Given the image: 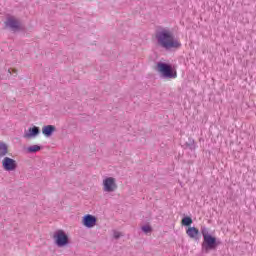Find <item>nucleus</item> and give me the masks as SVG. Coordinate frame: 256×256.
<instances>
[{"instance_id":"1","label":"nucleus","mask_w":256,"mask_h":256,"mask_svg":"<svg viewBox=\"0 0 256 256\" xmlns=\"http://www.w3.org/2000/svg\"><path fill=\"white\" fill-rule=\"evenodd\" d=\"M155 38L157 45L166 51L171 49H179L181 47V42L175 38V34L169 28H160L156 31Z\"/></svg>"},{"instance_id":"2","label":"nucleus","mask_w":256,"mask_h":256,"mask_svg":"<svg viewBox=\"0 0 256 256\" xmlns=\"http://www.w3.org/2000/svg\"><path fill=\"white\" fill-rule=\"evenodd\" d=\"M157 67L163 79H175L177 77V72H173V67H171V65L159 62Z\"/></svg>"},{"instance_id":"3","label":"nucleus","mask_w":256,"mask_h":256,"mask_svg":"<svg viewBox=\"0 0 256 256\" xmlns=\"http://www.w3.org/2000/svg\"><path fill=\"white\" fill-rule=\"evenodd\" d=\"M219 247V242H217V238L214 236H208L203 238L202 242V252L209 253V251H215Z\"/></svg>"},{"instance_id":"4","label":"nucleus","mask_w":256,"mask_h":256,"mask_svg":"<svg viewBox=\"0 0 256 256\" xmlns=\"http://www.w3.org/2000/svg\"><path fill=\"white\" fill-rule=\"evenodd\" d=\"M54 239L57 247H65L66 245H69V236H67L63 230H57L54 233Z\"/></svg>"},{"instance_id":"5","label":"nucleus","mask_w":256,"mask_h":256,"mask_svg":"<svg viewBox=\"0 0 256 256\" xmlns=\"http://www.w3.org/2000/svg\"><path fill=\"white\" fill-rule=\"evenodd\" d=\"M117 190V183L115 182V178L107 177L103 180V191L105 193H113V191Z\"/></svg>"},{"instance_id":"6","label":"nucleus","mask_w":256,"mask_h":256,"mask_svg":"<svg viewBox=\"0 0 256 256\" xmlns=\"http://www.w3.org/2000/svg\"><path fill=\"white\" fill-rule=\"evenodd\" d=\"M2 167L4 171H15L17 169V161L10 157H4L2 160Z\"/></svg>"},{"instance_id":"7","label":"nucleus","mask_w":256,"mask_h":256,"mask_svg":"<svg viewBox=\"0 0 256 256\" xmlns=\"http://www.w3.org/2000/svg\"><path fill=\"white\" fill-rule=\"evenodd\" d=\"M5 25L12 31H19L21 27V23L14 16H9L5 21Z\"/></svg>"},{"instance_id":"8","label":"nucleus","mask_w":256,"mask_h":256,"mask_svg":"<svg viewBox=\"0 0 256 256\" xmlns=\"http://www.w3.org/2000/svg\"><path fill=\"white\" fill-rule=\"evenodd\" d=\"M82 223L84 227L91 229L92 227H95V225H97V217L91 214H86L82 219Z\"/></svg>"},{"instance_id":"9","label":"nucleus","mask_w":256,"mask_h":256,"mask_svg":"<svg viewBox=\"0 0 256 256\" xmlns=\"http://www.w3.org/2000/svg\"><path fill=\"white\" fill-rule=\"evenodd\" d=\"M41 133V130L37 126H33L32 128H29L28 132L24 134V137L26 139H32V137H37Z\"/></svg>"},{"instance_id":"10","label":"nucleus","mask_w":256,"mask_h":256,"mask_svg":"<svg viewBox=\"0 0 256 256\" xmlns=\"http://www.w3.org/2000/svg\"><path fill=\"white\" fill-rule=\"evenodd\" d=\"M55 131H56V128L53 125H46V126H43L42 128V133L44 137H51V135H53Z\"/></svg>"},{"instance_id":"11","label":"nucleus","mask_w":256,"mask_h":256,"mask_svg":"<svg viewBox=\"0 0 256 256\" xmlns=\"http://www.w3.org/2000/svg\"><path fill=\"white\" fill-rule=\"evenodd\" d=\"M186 235H188L190 239H199V229H197L196 227H189L186 230Z\"/></svg>"},{"instance_id":"12","label":"nucleus","mask_w":256,"mask_h":256,"mask_svg":"<svg viewBox=\"0 0 256 256\" xmlns=\"http://www.w3.org/2000/svg\"><path fill=\"white\" fill-rule=\"evenodd\" d=\"M185 147L186 149H190V151H195L197 149V144L193 138H189L185 143Z\"/></svg>"},{"instance_id":"13","label":"nucleus","mask_w":256,"mask_h":256,"mask_svg":"<svg viewBox=\"0 0 256 256\" xmlns=\"http://www.w3.org/2000/svg\"><path fill=\"white\" fill-rule=\"evenodd\" d=\"M7 153H9V148L7 147V144L0 142V159H2V157H5Z\"/></svg>"},{"instance_id":"14","label":"nucleus","mask_w":256,"mask_h":256,"mask_svg":"<svg viewBox=\"0 0 256 256\" xmlns=\"http://www.w3.org/2000/svg\"><path fill=\"white\" fill-rule=\"evenodd\" d=\"M193 224V219L189 216H186L182 219V225H184V227H190V225Z\"/></svg>"},{"instance_id":"15","label":"nucleus","mask_w":256,"mask_h":256,"mask_svg":"<svg viewBox=\"0 0 256 256\" xmlns=\"http://www.w3.org/2000/svg\"><path fill=\"white\" fill-rule=\"evenodd\" d=\"M200 231H201L203 239H205L206 237H211V234H209V228L202 226Z\"/></svg>"},{"instance_id":"16","label":"nucleus","mask_w":256,"mask_h":256,"mask_svg":"<svg viewBox=\"0 0 256 256\" xmlns=\"http://www.w3.org/2000/svg\"><path fill=\"white\" fill-rule=\"evenodd\" d=\"M37 151H41V146L32 145L28 147V153H37Z\"/></svg>"},{"instance_id":"17","label":"nucleus","mask_w":256,"mask_h":256,"mask_svg":"<svg viewBox=\"0 0 256 256\" xmlns=\"http://www.w3.org/2000/svg\"><path fill=\"white\" fill-rule=\"evenodd\" d=\"M142 231L144 232V233H151V231H153V229L151 228V226H149V225H144V226H142Z\"/></svg>"},{"instance_id":"18","label":"nucleus","mask_w":256,"mask_h":256,"mask_svg":"<svg viewBox=\"0 0 256 256\" xmlns=\"http://www.w3.org/2000/svg\"><path fill=\"white\" fill-rule=\"evenodd\" d=\"M114 239H120L121 238V232H118V231H114Z\"/></svg>"},{"instance_id":"19","label":"nucleus","mask_w":256,"mask_h":256,"mask_svg":"<svg viewBox=\"0 0 256 256\" xmlns=\"http://www.w3.org/2000/svg\"><path fill=\"white\" fill-rule=\"evenodd\" d=\"M13 73H17V69H12Z\"/></svg>"},{"instance_id":"20","label":"nucleus","mask_w":256,"mask_h":256,"mask_svg":"<svg viewBox=\"0 0 256 256\" xmlns=\"http://www.w3.org/2000/svg\"><path fill=\"white\" fill-rule=\"evenodd\" d=\"M8 73H9V75H11V69H8Z\"/></svg>"},{"instance_id":"21","label":"nucleus","mask_w":256,"mask_h":256,"mask_svg":"<svg viewBox=\"0 0 256 256\" xmlns=\"http://www.w3.org/2000/svg\"><path fill=\"white\" fill-rule=\"evenodd\" d=\"M3 80V77L0 76V81Z\"/></svg>"}]
</instances>
